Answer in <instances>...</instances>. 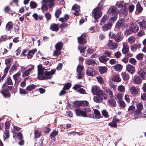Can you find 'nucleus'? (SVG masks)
I'll return each instance as SVG.
<instances>
[{"instance_id":"43","label":"nucleus","mask_w":146,"mask_h":146,"mask_svg":"<svg viewBox=\"0 0 146 146\" xmlns=\"http://www.w3.org/2000/svg\"><path fill=\"white\" fill-rule=\"evenodd\" d=\"M86 62L87 64L93 66L96 63L95 61L92 59L88 60L86 61Z\"/></svg>"},{"instance_id":"12","label":"nucleus","mask_w":146,"mask_h":146,"mask_svg":"<svg viewBox=\"0 0 146 146\" xmlns=\"http://www.w3.org/2000/svg\"><path fill=\"white\" fill-rule=\"evenodd\" d=\"M77 116H82L83 117H87L86 113L82 110L80 109H77L75 110Z\"/></svg>"},{"instance_id":"1","label":"nucleus","mask_w":146,"mask_h":146,"mask_svg":"<svg viewBox=\"0 0 146 146\" xmlns=\"http://www.w3.org/2000/svg\"><path fill=\"white\" fill-rule=\"evenodd\" d=\"M37 68L38 78L39 80H46L51 78L56 72L55 69L52 70L49 72L47 71V69L43 67L41 64L38 65Z\"/></svg>"},{"instance_id":"32","label":"nucleus","mask_w":146,"mask_h":146,"mask_svg":"<svg viewBox=\"0 0 146 146\" xmlns=\"http://www.w3.org/2000/svg\"><path fill=\"white\" fill-rule=\"evenodd\" d=\"M13 24L12 22L10 21L8 22L6 26V29L7 31L11 30L13 28Z\"/></svg>"},{"instance_id":"9","label":"nucleus","mask_w":146,"mask_h":146,"mask_svg":"<svg viewBox=\"0 0 146 146\" xmlns=\"http://www.w3.org/2000/svg\"><path fill=\"white\" fill-rule=\"evenodd\" d=\"M129 29H131L133 33H137L139 30V28L137 24L134 22L130 23L129 26Z\"/></svg>"},{"instance_id":"21","label":"nucleus","mask_w":146,"mask_h":146,"mask_svg":"<svg viewBox=\"0 0 146 146\" xmlns=\"http://www.w3.org/2000/svg\"><path fill=\"white\" fill-rule=\"evenodd\" d=\"M109 17V16L107 15H104L101 19L100 25L102 26L104 25L106 22L107 20L108 19Z\"/></svg>"},{"instance_id":"58","label":"nucleus","mask_w":146,"mask_h":146,"mask_svg":"<svg viewBox=\"0 0 146 146\" xmlns=\"http://www.w3.org/2000/svg\"><path fill=\"white\" fill-rule=\"evenodd\" d=\"M34 133L35 137L36 138L39 137L41 135L40 132L37 130H35Z\"/></svg>"},{"instance_id":"8","label":"nucleus","mask_w":146,"mask_h":146,"mask_svg":"<svg viewBox=\"0 0 146 146\" xmlns=\"http://www.w3.org/2000/svg\"><path fill=\"white\" fill-rule=\"evenodd\" d=\"M111 37L114 39L116 41L119 42L121 41L123 36L121 33H118L116 35L115 34H113Z\"/></svg>"},{"instance_id":"36","label":"nucleus","mask_w":146,"mask_h":146,"mask_svg":"<svg viewBox=\"0 0 146 146\" xmlns=\"http://www.w3.org/2000/svg\"><path fill=\"white\" fill-rule=\"evenodd\" d=\"M16 137H18V139L20 140L23 139V135L22 133L19 132L18 133H15L13 134V137L15 138Z\"/></svg>"},{"instance_id":"50","label":"nucleus","mask_w":146,"mask_h":146,"mask_svg":"<svg viewBox=\"0 0 146 146\" xmlns=\"http://www.w3.org/2000/svg\"><path fill=\"white\" fill-rule=\"evenodd\" d=\"M84 68V67L82 66L78 65L77 68V73H81Z\"/></svg>"},{"instance_id":"16","label":"nucleus","mask_w":146,"mask_h":146,"mask_svg":"<svg viewBox=\"0 0 146 146\" xmlns=\"http://www.w3.org/2000/svg\"><path fill=\"white\" fill-rule=\"evenodd\" d=\"M46 0H43L42 3V4L41 8L42 12L47 11L48 9V6L47 5Z\"/></svg>"},{"instance_id":"54","label":"nucleus","mask_w":146,"mask_h":146,"mask_svg":"<svg viewBox=\"0 0 146 146\" xmlns=\"http://www.w3.org/2000/svg\"><path fill=\"white\" fill-rule=\"evenodd\" d=\"M71 86V84L69 83H68L66 84L63 88V89L64 90H67L69 89Z\"/></svg>"},{"instance_id":"51","label":"nucleus","mask_w":146,"mask_h":146,"mask_svg":"<svg viewBox=\"0 0 146 146\" xmlns=\"http://www.w3.org/2000/svg\"><path fill=\"white\" fill-rule=\"evenodd\" d=\"M135 38L133 36H131L128 38V41L129 43H132L135 42Z\"/></svg>"},{"instance_id":"20","label":"nucleus","mask_w":146,"mask_h":146,"mask_svg":"<svg viewBox=\"0 0 146 146\" xmlns=\"http://www.w3.org/2000/svg\"><path fill=\"white\" fill-rule=\"evenodd\" d=\"M34 70V67L32 66L29 69L25 71L23 74V77H25L27 76H29L32 72V71Z\"/></svg>"},{"instance_id":"19","label":"nucleus","mask_w":146,"mask_h":146,"mask_svg":"<svg viewBox=\"0 0 146 146\" xmlns=\"http://www.w3.org/2000/svg\"><path fill=\"white\" fill-rule=\"evenodd\" d=\"M138 91V88L135 86H132L130 89V92L134 95H137Z\"/></svg>"},{"instance_id":"17","label":"nucleus","mask_w":146,"mask_h":146,"mask_svg":"<svg viewBox=\"0 0 146 146\" xmlns=\"http://www.w3.org/2000/svg\"><path fill=\"white\" fill-rule=\"evenodd\" d=\"M126 69L132 75L134 73L135 70V67L130 64L126 66Z\"/></svg>"},{"instance_id":"59","label":"nucleus","mask_w":146,"mask_h":146,"mask_svg":"<svg viewBox=\"0 0 146 146\" xmlns=\"http://www.w3.org/2000/svg\"><path fill=\"white\" fill-rule=\"evenodd\" d=\"M5 64L7 66L10 67L11 64V59L9 58L5 60Z\"/></svg>"},{"instance_id":"53","label":"nucleus","mask_w":146,"mask_h":146,"mask_svg":"<svg viewBox=\"0 0 146 146\" xmlns=\"http://www.w3.org/2000/svg\"><path fill=\"white\" fill-rule=\"evenodd\" d=\"M9 137V131L8 129H5L4 132V135H3L4 139L5 140L6 138H8Z\"/></svg>"},{"instance_id":"57","label":"nucleus","mask_w":146,"mask_h":146,"mask_svg":"<svg viewBox=\"0 0 146 146\" xmlns=\"http://www.w3.org/2000/svg\"><path fill=\"white\" fill-rule=\"evenodd\" d=\"M111 52L106 51L104 52L103 55L105 56H106L107 57H111Z\"/></svg>"},{"instance_id":"64","label":"nucleus","mask_w":146,"mask_h":146,"mask_svg":"<svg viewBox=\"0 0 146 146\" xmlns=\"http://www.w3.org/2000/svg\"><path fill=\"white\" fill-rule=\"evenodd\" d=\"M68 25L66 23H63L60 25V28L62 29H64L67 28Z\"/></svg>"},{"instance_id":"44","label":"nucleus","mask_w":146,"mask_h":146,"mask_svg":"<svg viewBox=\"0 0 146 146\" xmlns=\"http://www.w3.org/2000/svg\"><path fill=\"white\" fill-rule=\"evenodd\" d=\"M94 112L95 116V118L99 119L100 117V114L99 111L97 110H94Z\"/></svg>"},{"instance_id":"45","label":"nucleus","mask_w":146,"mask_h":146,"mask_svg":"<svg viewBox=\"0 0 146 146\" xmlns=\"http://www.w3.org/2000/svg\"><path fill=\"white\" fill-rule=\"evenodd\" d=\"M5 83L6 84H7L8 85H9L13 84V83L10 77L8 76L7 77L6 82Z\"/></svg>"},{"instance_id":"31","label":"nucleus","mask_w":146,"mask_h":146,"mask_svg":"<svg viewBox=\"0 0 146 146\" xmlns=\"http://www.w3.org/2000/svg\"><path fill=\"white\" fill-rule=\"evenodd\" d=\"M50 29L52 31H58L59 29L58 25L54 23L51 25Z\"/></svg>"},{"instance_id":"34","label":"nucleus","mask_w":146,"mask_h":146,"mask_svg":"<svg viewBox=\"0 0 146 146\" xmlns=\"http://www.w3.org/2000/svg\"><path fill=\"white\" fill-rule=\"evenodd\" d=\"M20 75V72H19L13 75V78L15 81V83H16L19 80Z\"/></svg>"},{"instance_id":"5","label":"nucleus","mask_w":146,"mask_h":146,"mask_svg":"<svg viewBox=\"0 0 146 146\" xmlns=\"http://www.w3.org/2000/svg\"><path fill=\"white\" fill-rule=\"evenodd\" d=\"M91 90L92 94L96 95L105 93L102 90L100 89L99 87L97 86H92Z\"/></svg>"},{"instance_id":"14","label":"nucleus","mask_w":146,"mask_h":146,"mask_svg":"<svg viewBox=\"0 0 146 146\" xmlns=\"http://www.w3.org/2000/svg\"><path fill=\"white\" fill-rule=\"evenodd\" d=\"M127 9L126 7H124L123 8H122L120 11L119 15L120 17H125L127 14Z\"/></svg>"},{"instance_id":"49","label":"nucleus","mask_w":146,"mask_h":146,"mask_svg":"<svg viewBox=\"0 0 146 146\" xmlns=\"http://www.w3.org/2000/svg\"><path fill=\"white\" fill-rule=\"evenodd\" d=\"M135 110V106L133 104H132L131 106H129L128 110L130 113H132Z\"/></svg>"},{"instance_id":"60","label":"nucleus","mask_w":146,"mask_h":146,"mask_svg":"<svg viewBox=\"0 0 146 146\" xmlns=\"http://www.w3.org/2000/svg\"><path fill=\"white\" fill-rule=\"evenodd\" d=\"M30 6L32 9L35 8L37 6V4L35 2L31 1L30 2Z\"/></svg>"},{"instance_id":"35","label":"nucleus","mask_w":146,"mask_h":146,"mask_svg":"<svg viewBox=\"0 0 146 146\" xmlns=\"http://www.w3.org/2000/svg\"><path fill=\"white\" fill-rule=\"evenodd\" d=\"M63 46V44L62 42H58L55 46L56 49L59 50L61 51Z\"/></svg>"},{"instance_id":"28","label":"nucleus","mask_w":146,"mask_h":146,"mask_svg":"<svg viewBox=\"0 0 146 146\" xmlns=\"http://www.w3.org/2000/svg\"><path fill=\"white\" fill-rule=\"evenodd\" d=\"M58 131L54 130L50 134L51 139L54 141H55V137L58 134Z\"/></svg>"},{"instance_id":"62","label":"nucleus","mask_w":146,"mask_h":146,"mask_svg":"<svg viewBox=\"0 0 146 146\" xmlns=\"http://www.w3.org/2000/svg\"><path fill=\"white\" fill-rule=\"evenodd\" d=\"M117 18V16H114L113 17H111L108 21L109 22H112V25L114 23V21L116 20Z\"/></svg>"},{"instance_id":"13","label":"nucleus","mask_w":146,"mask_h":146,"mask_svg":"<svg viewBox=\"0 0 146 146\" xmlns=\"http://www.w3.org/2000/svg\"><path fill=\"white\" fill-rule=\"evenodd\" d=\"M96 72L94 69L91 68H88L86 71V73L87 75L93 76L95 75Z\"/></svg>"},{"instance_id":"63","label":"nucleus","mask_w":146,"mask_h":146,"mask_svg":"<svg viewBox=\"0 0 146 146\" xmlns=\"http://www.w3.org/2000/svg\"><path fill=\"white\" fill-rule=\"evenodd\" d=\"M129 61V62L133 65H135L136 64V60L135 58H130Z\"/></svg>"},{"instance_id":"10","label":"nucleus","mask_w":146,"mask_h":146,"mask_svg":"<svg viewBox=\"0 0 146 146\" xmlns=\"http://www.w3.org/2000/svg\"><path fill=\"white\" fill-rule=\"evenodd\" d=\"M108 46L110 49L114 50L117 48L118 44L116 42H113L111 40H109L108 43Z\"/></svg>"},{"instance_id":"38","label":"nucleus","mask_w":146,"mask_h":146,"mask_svg":"<svg viewBox=\"0 0 146 146\" xmlns=\"http://www.w3.org/2000/svg\"><path fill=\"white\" fill-rule=\"evenodd\" d=\"M99 70L100 73L103 74L107 71V68L105 66H100L99 67Z\"/></svg>"},{"instance_id":"46","label":"nucleus","mask_w":146,"mask_h":146,"mask_svg":"<svg viewBox=\"0 0 146 146\" xmlns=\"http://www.w3.org/2000/svg\"><path fill=\"white\" fill-rule=\"evenodd\" d=\"M72 9L75 11H80V6L77 4H75L72 7Z\"/></svg>"},{"instance_id":"3","label":"nucleus","mask_w":146,"mask_h":146,"mask_svg":"<svg viewBox=\"0 0 146 146\" xmlns=\"http://www.w3.org/2000/svg\"><path fill=\"white\" fill-rule=\"evenodd\" d=\"M92 15L96 21L102 15L101 8L98 7L95 8L92 11Z\"/></svg>"},{"instance_id":"48","label":"nucleus","mask_w":146,"mask_h":146,"mask_svg":"<svg viewBox=\"0 0 146 146\" xmlns=\"http://www.w3.org/2000/svg\"><path fill=\"white\" fill-rule=\"evenodd\" d=\"M61 54L60 50L56 49V50L54 51L53 55L54 56H59Z\"/></svg>"},{"instance_id":"6","label":"nucleus","mask_w":146,"mask_h":146,"mask_svg":"<svg viewBox=\"0 0 146 146\" xmlns=\"http://www.w3.org/2000/svg\"><path fill=\"white\" fill-rule=\"evenodd\" d=\"M129 48L128 46L123 44V48L122 50V52L123 54H126L128 57H131L133 56V54L130 53L129 52Z\"/></svg>"},{"instance_id":"37","label":"nucleus","mask_w":146,"mask_h":146,"mask_svg":"<svg viewBox=\"0 0 146 146\" xmlns=\"http://www.w3.org/2000/svg\"><path fill=\"white\" fill-rule=\"evenodd\" d=\"M36 88V86L34 84H31L28 86L26 88V90L27 91L32 90Z\"/></svg>"},{"instance_id":"61","label":"nucleus","mask_w":146,"mask_h":146,"mask_svg":"<svg viewBox=\"0 0 146 146\" xmlns=\"http://www.w3.org/2000/svg\"><path fill=\"white\" fill-rule=\"evenodd\" d=\"M118 90L121 92H123L125 91L124 86L122 85L119 86L118 88Z\"/></svg>"},{"instance_id":"25","label":"nucleus","mask_w":146,"mask_h":146,"mask_svg":"<svg viewBox=\"0 0 146 146\" xmlns=\"http://www.w3.org/2000/svg\"><path fill=\"white\" fill-rule=\"evenodd\" d=\"M108 103L109 106L112 107H115L116 106V103L115 100L110 98L108 101Z\"/></svg>"},{"instance_id":"24","label":"nucleus","mask_w":146,"mask_h":146,"mask_svg":"<svg viewBox=\"0 0 146 146\" xmlns=\"http://www.w3.org/2000/svg\"><path fill=\"white\" fill-rule=\"evenodd\" d=\"M46 3H48V7L51 9L54 7L55 5L54 0H46Z\"/></svg>"},{"instance_id":"27","label":"nucleus","mask_w":146,"mask_h":146,"mask_svg":"<svg viewBox=\"0 0 146 146\" xmlns=\"http://www.w3.org/2000/svg\"><path fill=\"white\" fill-rule=\"evenodd\" d=\"M141 46L140 44L139 43L135 44L131 46V50L132 51H134L137 49H139Z\"/></svg>"},{"instance_id":"33","label":"nucleus","mask_w":146,"mask_h":146,"mask_svg":"<svg viewBox=\"0 0 146 146\" xmlns=\"http://www.w3.org/2000/svg\"><path fill=\"white\" fill-rule=\"evenodd\" d=\"M138 73L142 79H145V75H146V73L144 72L142 69H140L138 71Z\"/></svg>"},{"instance_id":"15","label":"nucleus","mask_w":146,"mask_h":146,"mask_svg":"<svg viewBox=\"0 0 146 146\" xmlns=\"http://www.w3.org/2000/svg\"><path fill=\"white\" fill-rule=\"evenodd\" d=\"M112 25V23L109 22L108 21L107 24H104V26H102V29L103 31H106L110 29Z\"/></svg>"},{"instance_id":"56","label":"nucleus","mask_w":146,"mask_h":146,"mask_svg":"<svg viewBox=\"0 0 146 146\" xmlns=\"http://www.w3.org/2000/svg\"><path fill=\"white\" fill-rule=\"evenodd\" d=\"M136 11L139 13L141 12L143 10V8L139 4H137L136 5Z\"/></svg>"},{"instance_id":"55","label":"nucleus","mask_w":146,"mask_h":146,"mask_svg":"<svg viewBox=\"0 0 146 146\" xmlns=\"http://www.w3.org/2000/svg\"><path fill=\"white\" fill-rule=\"evenodd\" d=\"M61 11L60 9H57L55 13V15L56 17L58 18L60 15L61 14Z\"/></svg>"},{"instance_id":"22","label":"nucleus","mask_w":146,"mask_h":146,"mask_svg":"<svg viewBox=\"0 0 146 146\" xmlns=\"http://www.w3.org/2000/svg\"><path fill=\"white\" fill-rule=\"evenodd\" d=\"M36 52L37 49L36 48L30 50L28 53L27 56V58L29 59L33 57V55Z\"/></svg>"},{"instance_id":"40","label":"nucleus","mask_w":146,"mask_h":146,"mask_svg":"<svg viewBox=\"0 0 146 146\" xmlns=\"http://www.w3.org/2000/svg\"><path fill=\"white\" fill-rule=\"evenodd\" d=\"M112 80L115 82H119L121 81V79L119 77V76L118 75H116L113 77Z\"/></svg>"},{"instance_id":"18","label":"nucleus","mask_w":146,"mask_h":146,"mask_svg":"<svg viewBox=\"0 0 146 146\" xmlns=\"http://www.w3.org/2000/svg\"><path fill=\"white\" fill-rule=\"evenodd\" d=\"M137 23L141 29H144L146 28V20L145 19L137 21Z\"/></svg>"},{"instance_id":"4","label":"nucleus","mask_w":146,"mask_h":146,"mask_svg":"<svg viewBox=\"0 0 146 146\" xmlns=\"http://www.w3.org/2000/svg\"><path fill=\"white\" fill-rule=\"evenodd\" d=\"M96 96L94 98V101L97 103H100L103 100V99L106 100L107 96L105 93L96 95Z\"/></svg>"},{"instance_id":"11","label":"nucleus","mask_w":146,"mask_h":146,"mask_svg":"<svg viewBox=\"0 0 146 146\" xmlns=\"http://www.w3.org/2000/svg\"><path fill=\"white\" fill-rule=\"evenodd\" d=\"M86 34H83L80 36L78 38V41L79 44H84L86 43Z\"/></svg>"},{"instance_id":"29","label":"nucleus","mask_w":146,"mask_h":146,"mask_svg":"<svg viewBox=\"0 0 146 146\" xmlns=\"http://www.w3.org/2000/svg\"><path fill=\"white\" fill-rule=\"evenodd\" d=\"M141 111L136 110L135 114L134 115V117L135 119L140 118L142 116Z\"/></svg>"},{"instance_id":"23","label":"nucleus","mask_w":146,"mask_h":146,"mask_svg":"<svg viewBox=\"0 0 146 146\" xmlns=\"http://www.w3.org/2000/svg\"><path fill=\"white\" fill-rule=\"evenodd\" d=\"M133 82L137 84H140L142 82L140 77L138 76H135L134 77Z\"/></svg>"},{"instance_id":"39","label":"nucleus","mask_w":146,"mask_h":146,"mask_svg":"<svg viewBox=\"0 0 146 146\" xmlns=\"http://www.w3.org/2000/svg\"><path fill=\"white\" fill-rule=\"evenodd\" d=\"M137 110L141 111L143 108V104L141 102L137 103L136 104Z\"/></svg>"},{"instance_id":"52","label":"nucleus","mask_w":146,"mask_h":146,"mask_svg":"<svg viewBox=\"0 0 146 146\" xmlns=\"http://www.w3.org/2000/svg\"><path fill=\"white\" fill-rule=\"evenodd\" d=\"M106 92L107 94L109 95L110 98H112L113 97V92L109 89H106Z\"/></svg>"},{"instance_id":"7","label":"nucleus","mask_w":146,"mask_h":146,"mask_svg":"<svg viewBox=\"0 0 146 146\" xmlns=\"http://www.w3.org/2000/svg\"><path fill=\"white\" fill-rule=\"evenodd\" d=\"M119 11L114 6H111L108 9V13L111 14L112 15L116 16L118 14Z\"/></svg>"},{"instance_id":"41","label":"nucleus","mask_w":146,"mask_h":146,"mask_svg":"<svg viewBox=\"0 0 146 146\" xmlns=\"http://www.w3.org/2000/svg\"><path fill=\"white\" fill-rule=\"evenodd\" d=\"M121 75L123 79L124 80H128L129 78V75L125 72H122L121 73Z\"/></svg>"},{"instance_id":"30","label":"nucleus","mask_w":146,"mask_h":146,"mask_svg":"<svg viewBox=\"0 0 146 146\" xmlns=\"http://www.w3.org/2000/svg\"><path fill=\"white\" fill-rule=\"evenodd\" d=\"M125 3H124L123 1H122L117 2L116 5L119 8H123L125 7Z\"/></svg>"},{"instance_id":"2","label":"nucleus","mask_w":146,"mask_h":146,"mask_svg":"<svg viewBox=\"0 0 146 146\" xmlns=\"http://www.w3.org/2000/svg\"><path fill=\"white\" fill-rule=\"evenodd\" d=\"M2 88L1 93L4 97H8L10 96V94L8 91L11 89V86H8L5 83H4L2 86Z\"/></svg>"},{"instance_id":"47","label":"nucleus","mask_w":146,"mask_h":146,"mask_svg":"<svg viewBox=\"0 0 146 146\" xmlns=\"http://www.w3.org/2000/svg\"><path fill=\"white\" fill-rule=\"evenodd\" d=\"M118 103L120 106V107L123 108H124L126 106V104H125L124 102L121 100H118Z\"/></svg>"},{"instance_id":"42","label":"nucleus","mask_w":146,"mask_h":146,"mask_svg":"<svg viewBox=\"0 0 146 146\" xmlns=\"http://www.w3.org/2000/svg\"><path fill=\"white\" fill-rule=\"evenodd\" d=\"M114 68L116 71H120L122 68V66L120 64H117L114 66Z\"/></svg>"},{"instance_id":"26","label":"nucleus","mask_w":146,"mask_h":146,"mask_svg":"<svg viewBox=\"0 0 146 146\" xmlns=\"http://www.w3.org/2000/svg\"><path fill=\"white\" fill-rule=\"evenodd\" d=\"M99 60L100 62L104 63H105L107 61L109 58H108L106 56H105L104 55L101 56L99 58Z\"/></svg>"}]
</instances>
